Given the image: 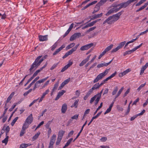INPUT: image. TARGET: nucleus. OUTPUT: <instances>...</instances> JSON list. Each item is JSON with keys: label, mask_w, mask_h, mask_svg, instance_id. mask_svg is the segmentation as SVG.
<instances>
[{"label": "nucleus", "mask_w": 148, "mask_h": 148, "mask_svg": "<svg viewBox=\"0 0 148 148\" xmlns=\"http://www.w3.org/2000/svg\"><path fill=\"white\" fill-rule=\"evenodd\" d=\"M93 90H94L92 88L88 91L86 94L90 96L92 93Z\"/></svg>", "instance_id": "nucleus-56"}, {"label": "nucleus", "mask_w": 148, "mask_h": 148, "mask_svg": "<svg viewBox=\"0 0 148 148\" xmlns=\"http://www.w3.org/2000/svg\"><path fill=\"white\" fill-rule=\"evenodd\" d=\"M93 44L92 43L88 44L81 47L80 48V49L81 51L87 50L93 46Z\"/></svg>", "instance_id": "nucleus-7"}, {"label": "nucleus", "mask_w": 148, "mask_h": 148, "mask_svg": "<svg viewBox=\"0 0 148 148\" xmlns=\"http://www.w3.org/2000/svg\"><path fill=\"white\" fill-rule=\"evenodd\" d=\"M122 14L121 12H118V13L114 14L112 16H110L112 21L113 23L117 21L120 18V16Z\"/></svg>", "instance_id": "nucleus-6"}, {"label": "nucleus", "mask_w": 148, "mask_h": 148, "mask_svg": "<svg viewBox=\"0 0 148 148\" xmlns=\"http://www.w3.org/2000/svg\"><path fill=\"white\" fill-rule=\"evenodd\" d=\"M42 57V56H38L31 65V67L29 69V72L31 74L33 73L45 58L44 57L41 58Z\"/></svg>", "instance_id": "nucleus-1"}, {"label": "nucleus", "mask_w": 148, "mask_h": 148, "mask_svg": "<svg viewBox=\"0 0 148 148\" xmlns=\"http://www.w3.org/2000/svg\"><path fill=\"white\" fill-rule=\"evenodd\" d=\"M119 10L118 8H116L113 7V8L110 9L108 12L106 14V16H108L112 13L114 12H116Z\"/></svg>", "instance_id": "nucleus-8"}, {"label": "nucleus", "mask_w": 148, "mask_h": 148, "mask_svg": "<svg viewBox=\"0 0 148 148\" xmlns=\"http://www.w3.org/2000/svg\"><path fill=\"white\" fill-rule=\"evenodd\" d=\"M25 129H24L23 128H22V129L21 131L20 134V136H22L25 133Z\"/></svg>", "instance_id": "nucleus-43"}, {"label": "nucleus", "mask_w": 148, "mask_h": 148, "mask_svg": "<svg viewBox=\"0 0 148 148\" xmlns=\"http://www.w3.org/2000/svg\"><path fill=\"white\" fill-rule=\"evenodd\" d=\"M118 90V87L117 86H116L114 89L113 90L112 92V95H115L116 93Z\"/></svg>", "instance_id": "nucleus-38"}, {"label": "nucleus", "mask_w": 148, "mask_h": 148, "mask_svg": "<svg viewBox=\"0 0 148 148\" xmlns=\"http://www.w3.org/2000/svg\"><path fill=\"white\" fill-rule=\"evenodd\" d=\"M87 121H86L84 123V124L83 125L82 127V128L80 131V132H79L78 134H77V136H79L80 135V134L82 132V131L84 127L87 124Z\"/></svg>", "instance_id": "nucleus-40"}, {"label": "nucleus", "mask_w": 148, "mask_h": 148, "mask_svg": "<svg viewBox=\"0 0 148 148\" xmlns=\"http://www.w3.org/2000/svg\"><path fill=\"white\" fill-rule=\"evenodd\" d=\"M8 136H6V138L2 141V143H5V144H6L8 141Z\"/></svg>", "instance_id": "nucleus-42"}, {"label": "nucleus", "mask_w": 148, "mask_h": 148, "mask_svg": "<svg viewBox=\"0 0 148 148\" xmlns=\"http://www.w3.org/2000/svg\"><path fill=\"white\" fill-rule=\"evenodd\" d=\"M145 110H143L142 112L140 113L136 114L133 116L131 117L130 119V120L131 121H132L134 120L137 117L140 115H142L145 112Z\"/></svg>", "instance_id": "nucleus-13"}, {"label": "nucleus", "mask_w": 148, "mask_h": 148, "mask_svg": "<svg viewBox=\"0 0 148 148\" xmlns=\"http://www.w3.org/2000/svg\"><path fill=\"white\" fill-rule=\"evenodd\" d=\"M52 121V120L51 121H49L45 125V127L46 128L49 129V127L50 125L51 122Z\"/></svg>", "instance_id": "nucleus-44"}, {"label": "nucleus", "mask_w": 148, "mask_h": 148, "mask_svg": "<svg viewBox=\"0 0 148 148\" xmlns=\"http://www.w3.org/2000/svg\"><path fill=\"white\" fill-rule=\"evenodd\" d=\"M39 40L40 41H47L48 39V35H46L45 36L39 35L38 36Z\"/></svg>", "instance_id": "nucleus-11"}, {"label": "nucleus", "mask_w": 148, "mask_h": 148, "mask_svg": "<svg viewBox=\"0 0 148 148\" xmlns=\"http://www.w3.org/2000/svg\"><path fill=\"white\" fill-rule=\"evenodd\" d=\"M111 109H112L111 108L109 107V108H108L107 110H106V111L105 112L104 114H106L109 113L111 111Z\"/></svg>", "instance_id": "nucleus-63"}, {"label": "nucleus", "mask_w": 148, "mask_h": 148, "mask_svg": "<svg viewBox=\"0 0 148 148\" xmlns=\"http://www.w3.org/2000/svg\"><path fill=\"white\" fill-rule=\"evenodd\" d=\"M58 45L57 42H56L51 47V51H53L55 48H56Z\"/></svg>", "instance_id": "nucleus-36"}, {"label": "nucleus", "mask_w": 148, "mask_h": 148, "mask_svg": "<svg viewBox=\"0 0 148 148\" xmlns=\"http://www.w3.org/2000/svg\"><path fill=\"white\" fill-rule=\"evenodd\" d=\"M75 45L74 43H71L69 45L66 46V50H68L73 47Z\"/></svg>", "instance_id": "nucleus-31"}, {"label": "nucleus", "mask_w": 148, "mask_h": 148, "mask_svg": "<svg viewBox=\"0 0 148 148\" xmlns=\"http://www.w3.org/2000/svg\"><path fill=\"white\" fill-rule=\"evenodd\" d=\"M76 38L75 37V36L73 34L71 37L70 38V40L71 41H72L75 40V39H76Z\"/></svg>", "instance_id": "nucleus-64"}, {"label": "nucleus", "mask_w": 148, "mask_h": 148, "mask_svg": "<svg viewBox=\"0 0 148 148\" xmlns=\"http://www.w3.org/2000/svg\"><path fill=\"white\" fill-rule=\"evenodd\" d=\"M146 1V0H140V1L136 4V6L140 5Z\"/></svg>", "instance_id": "nucleus-52"}, {"label": "nucleus", "mask_w": 148, "mask_h": 148, "mask_svg": "<svg viewBox=\"0 0 148 148\" xmlns=\"http://www.w3.org/2000/svg\"><path fill=\"white\" fill-rule=\"evenodd\" d=\"M29 125L30 124L25 121L23 124L22 128L26 130L28 127Z\"/></svg>", "instance_id": "nucleus-34"}, {"label": "nucleus", "mask_w": 148, "mask_h": 148, "mask_svg": "<svg viewBox=\"0 0 148 148\" xmlns=\"http://www.w3.org/2000/svg\"><path fill=\"white\" fill-rule=\"evenodd\" d=\"M18 119V117H16L13 120L12 122H11V124L12 126H13L15 122H16L17 120Z\"/></svg>", "instance_id": "nucleus-45"}, {"label": "nucleus", "mask_w": 148, "mask_h": 148, "mask_svg": "<svg viewBox=\"0 0 148 148\" xmlns=\"http://www.w3.org/2000/svg\"><path fill=\"white\" fill-rule=\"evenodd\" d=\"M97 2V1H94L92 2L91 3L87 4L86 6L82 8V10H84L90 6L96 3Z\"/></svg>", "instance_id": "nucleus-22"}, {"label": "nucleus", "mask_w": 148, "mask_h": 148, "mask_svg": "<svg viewBox=\"0 0 148 148\" xmlns=\"http://www.w3.org/2000/svg\"><path fill=\"white\" fill-rule=\"evenodd\" d=\"M130 71V69H127L123 72L119 74V76L120 77H122Z\"/></svg>", "instance_id": "nucleus-21"}, {"label": "nucleus", "mask_w": 148, "mask_h": 148, "mask_svg": "<svg viewBox=\"0 0 148 148\" xmlns=\"http://www.w3.org/2000/svg\"><path fill=\"white\" fill-rule=\"evenodd\" d=\"M106 52V51L104 50L103 52H102L99 56L98 57V59H100L104 55H105Z\"/></svg>", "instance_id": "nucleus-54"}, {"label": "nucleus", "mask_w": 148, "mask_h": 148, "mask_svg": "<svg viewBox=\"0 0 148 148\" xmlns=\"http://www.w3.org/2000/svg\"><path fill=\"white\" fill-rule=\"evenodd\" d=\"M79 45V44H78L76 45L75 47L72 48L71 50H69L68 52L66 53L63 56L62 58L63 59L65 58L68 57L73 52L77 50Z\"/></svg>", "instance_id": "nucleus-4"}, {"label": "nucleus", "mask_w": 148, "mask_h": 148, "mask_svg": "<svg viewBox=\"0 0 148 148\" xmlns=\"http://www.w3.org/2000/svg\"><path fill=\"white\" fill-rule=\"evenodd\" d=\"M31 145V144L22 143L20 145L19 148H26Z\"/></svg>", "instance_id": "nucleus-27"}, {"label": "nucleus", "mask_w": 148, "mask_h": 148, "mask_svg": "<svg viewBox=\"0 0 148 148\" xmlns=\"http://www.w3.org/2000/svg\"><path fill=\"white\" fill-rule=\"evenodd\" d=\"M58 64V63L54 64L51 67L50 69L51 70H53L57 66Z\"/></svg>", "instance_id": "nucleus-50"}, {"label": "nucleus", "mask_w": 148, "mask_h": 148, "mask_svg": "<svg viewBox=\"0 0 148 148\" xmlns=\"http://www.w3.org/2000/svg\"><path fill=\"white\" fill-rule=\"evenodd\" d=\"M113 60V59H112V60H111L108 63H105L104 62V63H101L100 64H98L97 66V67L98 68H101V67H102L104 66H107L109 65L110 64L111 62H112V61Z\"/></svg>", "instance_id": "nucleus-15"}, {"label": "nucleus", "mask_w": 148, "mask_h": 148, "mask_svg": "<svg viewBox=\"0 0 148 148\" xmlns=\"http://www.w3.org/2000/svg\"><path fill=\"white\" fill-rule=\"evenodd\" d=\"M65 92V91L64 90H62L61 92H59L58 93L57 96L56 97L55 99V100H58L60 97Z\"/></svg>", "instance_id": "nucleus-20"}, {"label": "nucleus", "mask_w": 148, "mask_h": 148, "mask_svg": "<svg viewBox=\"0 0 148 148\" xmlns=\"http://www.w3.org/2000/svg\"><path fill=\"white\" fill-rule=\"evenodd\" d=\"M65 133V131L63 130L59 131L58 135V137L59 138L62 139L63 136Z\"/></svg>", "instance_id": "nucleus-26"}, {"label": "nucleus", "mask_w": 148, "mask_h": 148, "mask_svg": "<svg viewBox=\"0 0 148 148\" xmlns=\"http://www.w3.org/2000/svg\"><path fill=\"white\" fill-rule=\"evenodd\" d=\"M49 92V89H47V90H46L43 93L42 95V96L41 97H40V99H39V101L38 102L39 103H40L42 101L43 98H45V96Z\"/></svg>", "instance_id": "nucleus-19"}, {"label": "nucleus", "mask_w": 148, "mask_h": 148, "mask_svg": "<svg viewBox=\"0 0 148 148\" xmlns=\"http://www.w3.org/2000/svg\"><path fill=\"white\" fill-rule=\"evenodd\" d=\"M111 18L110 16L106 20H105L103 23V24H104L106 23H107L108 24L111 25L113 23Z\"/></svg>", "instance_id": "nucleus-17"}, {"label": "nucleus", "mask_w": 148, "mask_h": 148, "mask_svg": "<svg viewBox=\"0 0 148 148\" xmlns=\"http://www.w3.org/2000/svg\"><path fill=\"white\" fill-rule=\"evenodd\" d=\"M70 78H69L64 80L63 82L64 83V84L65 85L67 84L70 81Z\"/></svg>", "instance_id": "nucleus-60"}, {"label": "nucleus", "mask_w": 148, "mask_h": 148, "mask_svg": "<svg viewBox=\"0 0 148 148\" xmlns=\"http://www.w3.org/2000/svg\"><path fill=\"white\" fill-rule=\"evenodd\" d=\"M44 123V122L43 121H42L36 127V128L35 129V130H37V129L39 128L41 125H42Z\"/></svg>", "instance_id": "nucleus-61"}, {"label": "nucleus", "mask_w": 148, "mask_h": 148, "mask_svg": "<svg viewBox=\"0 0 148 148\" xmlns=\"http://www.w3.org/2000/svg\"><path fill=\"white\" fill-rule=\"evenodd\" d=\"M73 64L72 62L69 61V63L65 65L61 70V72H63L66 70L68 68L71 66Z\"/></svg>", "instance_id": "nucleus-14"}, {"label": "nucleus", "mask_w": 148, "mask_h": 148, "mask_svg": "<svg viewBox=\"0 0 148 148\" xmlns=\"http://www.w3.org/2000/svg\"><path fill=\"white\" fill-rule=\"evenodd\" d=\"M99 83H97L94 85L93 87L92 88L94 90H97L99 88Z\"/></svg>", "instance_id": "nucleus-32"}, {"label": "nucleus", "mask_w": 148, "mask_h": 148, "mask_svg": "<svg viewBox=\"0 0 148 148\" xmlns=\"http://www.w3.org/2000/svg\"><path fill=\"white\" fill-rule=\"evenodd\" d=\"M40 71H41L40 69L37 70L34 73L33 75H32V76L34 77L37 75L38 73H39Z\"/></svg>", "instance_id": "nucleus-46"}, {"label": "nucleus", "mask_w": 148, "mask_h": 148, "mask_svg": "<svg viewBox=\"0 0 148 148\" xmlns=\"http://www.w3.org/2000/svg\"><path fill=\"white\" fill-rule=\"evenodd\" d=\"M62 139L59 138H57V141L56 143V145H58L60 144Z\"/></svg>", "instance_id": "nucleus-53"}, {"label": "nucleus", "mask_w": 148, "mask_h": 148, "mask_svg": "<svg viewBox=\"0 0 148 148\" xmlns=\"http://www.w3.org/2000/svg\"><path fill=\"white\" fill-rule=\"evenodd\" d=\"M103 90V89H102L100 92L98 93L91 98L90 101V103L91 104H92L94 101H95V105H96L98 104L101 98Z\"/></svg>", "instance_id": "nucleus-2"}, {"label": "nucleus", "mask_w": 148, "mask_h": 148, "mask_svg": "<svg viewBox=\"0 0 148 148\" xmlns=\"http://www.w3.org/2000/svg\"><path fill=\"white\" fill-rule=\"evenodd\" d=\"M40 134V132H38L33 137L32 139L33 141H34L37 139Z\"/></svg>", "instance_id": "nucleus-33"}, {"label": "nucleus", "mask_w": 148, "mask_h": 148, "mask_svg": "<svg viewBox=\"0 0 148 148\" xmlns=\"http://www.w3.org/2000/svg\"><path fill=\"white\" fill-rule=\"evenodd\" d=\"M103 15V13H101L100 14H94L92 16V18H91L92 19H95L97 18H99L101 17Z\"/></svg>", "instance_id": "nucleus-24"}, {"label": "nucleus", "mask_w": 148, "mask_h": 148, "mask_svg": "<svg viewBox=\"0 0 148 148\" xmlns=\"http://www.w3.org/2000/svg\"><path fill=\"white\" fill-rule=\"evenodd\" d=\"M117 109L119 111H122L123 110V108L122 107H120L118 105L116 106Z\"/></svg>", "instance_id": "nucleus-62"}, {"label": "nucleus", "mask_w": 148, "mask_h": 148, "mask_svg": "<svg viewBox=\"0 0 148 148\" xmlns=\"http://www.w3.org/2000/svg\"><path fill=\"white\" fill-rule=\"evenodd\" d=\"M125 43L126 42L125 41L121 42L117 46L118 47L119 49H120L124 46Z\"/></svg>", "instance_id": "nucleus-35"}, {"label": "nucleus", "mask_w": 148, "mask_h": 148, "mask_svg": "<svg viewBox=\"0 0 148 148\" xmlns=\"http://www.w3.org/2000/svg\"><path fill=\"white\" fill-rule=\"evenodd\" d=\"M56 136L55 134H53L51 138L50 141L55 142Z\"/></svg>", "instance_id": "nucleus-47"}, {"label": "nucleus", "mask_w": 148, "mask_h": 148, "mask_svg": "<svg viewBox=\"0 0 148 148\" xmlns=\"http://www.w3.org/2000/svg\"><path fill=\"white\" fill-rule=\"evenodd\" d=\"M87 61L84 59L79 64V66H82L85 64L86 62Z\"/></svg>", "instance_id": "nucleus-48"}, {"label": "nucleus", "mask_w": 148, "mask_h": 148, "mask_svg": "<svg viewBox=\"0 0 148 148\" xmlns=\"http://www.w3.org/2000/svg\"><path fill=\"white\" fill-rule=\"evenodd\" d=\"M113 46V45L112 44L110 45V46L107 47L104 50L106 51V52L107 51H110L112 48Z\"/></svg>", "instance_id": "nucleus-37"}, {"label": "nucleus", "mask_w": 148, "mask_h": 148, "mask_svg": "<svg viewBox=\"0 0 148 148\" xmlns=\"http://www.w3.org/2000/svg\"><path fill=\"white\" fill-rule=\"evenodd\" d=\"M65 47V46L64 44L62 45L60 48L56 50V51L53 53V56L56 55L63 48H64Z\"/></svg>", "instance_id": "nucleus-12"}, {"label": "nucleus", "mask_w": 148, "mask_h": 148, "mask_svg": "<svg viewBox=\"0 0 148 148\" xmlns=\"http://www.w3.org/2000/svg\"><path fill=\"white\" fill-rule=\"evenodd\" d=\"M148 66V62L146 63L145 65L143 66L140 70V75H142L144 71L147 68Z\"/></svg>", "instance_id": "nucleus-18"}, {"label": "nucleus", "mask_w": 148, "mask_h": 148, "mask_svg": "<svg viewBox=\"0 0 148 148\" xmlns=\"http://www.w3.org/2000/svg\"><path fill=\"white\" fill-rule=\"evenodd\" d=\"M41 83H42V81H41V79L36 81V82L35 84V85L33 89V90H34L36 89V88L39 87L40 86V84Z\"/></svg>", "instance_id": "nucleus-16"}, {"label": "nucleus", "mask_w": 148, "mask_h": 148, "mask_svg": "<svg viewBox=\"0 0 148 148\" xmlns=\"http://www.w3.org/2000/svg\"><path fill=\"white\" fill-rule=\"evenodd\" d=\"M96 27H95V26H94L93 27H91L90 28H89V29H88V30H87V32L88 33L91 31L93 30H94L95 29H96Z\"/></svg>", "instance_id": "nucleus-55"}, {"label": "nucleus", "mask_w": 148, "mask_h": 148, "mask_svg": "<svg viewBox=\"0 0 148 148\" xmlns=\"http://www.w3.org/2000/svg\"><path fill=\"white\" fill-rule=\"evenodd\" d=\"M14 92H12L10 95L8 97V98L6 101V103H7L9 102V101L11 100V99L13 97L14 95Z\"/></svg>", "instance_id": "nucleus-29"}, {"label": "nucleus", "mask_w": 148, "mask_h": 148, "mask_svg": "<svg viewBox=\"0 0 148 148\" xmlns=\"http://www.w3.org/2000/svg\"><path fill=\"white\" fill-rule=\"evenodd\" d=\"M100 8V7L97 4L94 8L92 13L94 14L98 12Z\"/></svg>", "instance_id": "nucleus-30"}, {"label": "nucleus", "mask_w": 148, "mask_h": 148, "mask_svg": "<svg viewBox=\"0 0 148 148\" xmlns=\"http://www.w3.org/2000/svg\"><path fill=\"white\" fill-rule=\"evenodd\" d=\"M73 35L76 38H78L81 36V34L80 33H75Z\"/></svg>", "instance_id": "nucleus-51"}, {"label": "nucleus", "mask_w": 148, "mask_h": 148, "mask_svg": "<svg viewBox=\"0 0 148 148\" xmlns=\"http://www.w3.org/2000/svg\"><path fill=\"white\" fill-rule=\"evenodd\" d=\"M110 69H106L103 72L99 74L94 80L93 82L95 83L97 82L99 80L102 79L108 73Z\"/></svg>", "instance_id": "nucleus-3"}, {"label": "nucleus", "mask_w": 148, "mask_h": 148, "mask_svg": "<svg viewBox=\"0 0 148 148\" xmlns=\"http://www.w3.org/2000/svg\"><path fill=\"white\" fill-rule=\"evenodd\" d=\"M124 89V87H122L118 91L117 95H116V97H118L121 94V93L123 91V90Z\"/></svg>", "instance_id": "nucleus-41"}, {"label": "nucleus", "mask_w": 148, "mask_h": 148, "mask_svg": "<svg viewBox=\"0 0 148 148\" xmlns=\"http://www.w3.org/2000/svg\"><path fill=\"white\" fill-rule=\"evenodd\" d=\"M59 84V82L58 81L55 84L53 88L51 91V95H52V93L53 92H54V91L57 89V88H58V86Z\"/></svg>", "instance_id": "nucleus-28"}, {"label": "nucleus", "mask_w": 148, "mask_h": 148, "mask_svg": "<svg viewBox=\"0 0 148 148\" xmlns=\"http://www.w3.org/2000/svg\"><path fill=\"white\" fill-rule=\"evenodd\" d=\"M20 103V102H18V103H14L13 105L12 106V107L10 108L9 109V111L10 112L12 111V110L15 108L16 106L18 104H19Z\"/></svg>", "instance_id": "nucleus-39"}, {"label": "nucleus", "mask_w": 148, "mask_h": 148, "mask_svg": "<svg viewBox=\"0 0 148 148\" xmlns=\"http://www.w3.org/2000/svg\"><path fill=\"white\" fill-rule=\"evenodd\" d=\"M116 74V72H115L113 73L111 75L108 77L106 78L105 79L103 80L101 83L99 84V87L102 86L103 84L106 83V82L108 81V80L111 79L114 77Z\"/></svg>", "instance_id": "nucleus-5"}, {"label": "nucleus", "mask_w": 148, "mask_h": 148, "mask_svg": "<svg viewBox=\"0 0 148 148\" xmlns=\"http://www.w3.org/2000/svg\"><path fill=\"white\" fill-rule=\"evenodd\" d=\"M142 45L143 43H141L140 45L137 46V47H136L135 48H134L133 49L134 50V51H135L137 49L139 48L142 46Z\"/></svg>", "instance_id": "nucleus-57"}, {"label": "nucleus", "mask_w": 148, "mask_h": 148, "mask_svg": "<svg viewBox=\"0 0 148 148\" xmlns=\"http://www.w3.org/2000/svg\"><path fill=\"white\" fill-rule=\"evenodd\" d=\"M146 85V83L141 84L139 87L137 89V90L138 91H139L141 88L144 87Z\"/></svg>", "instance_id": "nucleus-49"}, {"label": "nucleus", "mask_w": 148, "mask_h": 148, "mask_svg": "<svg viewBox=\"0 0 148 148\" xmlns=\"http://www.w3.org/2000/svg\"><path fill=\"white\" fill-rule=\"evenodd\" d=\"M107 140V138L105 137H102L101 139L100 140L102 142H104Z\"/></svg>", "instance_id": "nucleus-58"}, {"label": "nucleus", "mask_w": 148, "mask_h": 148, "mask_svg": "<svg viewBox=\"0 0 148 148\" xmlns=\"http://www.w3.org/2000/svg\"><path fill=\"white\" fill-rule=\"evenodd\" d=\"M67 109V105L66 103L64 104L62 106L61 111L63 113H64Z\"/></svg>", "instance_id": "nucleus-23"}, {"label": "nucleus", "mask_w": 148, "mask_h": 148, "mask_svg": "<svg viewBox=\"0 0 148 148\" xmlns=\"http://www.w3.org/2000/svg\"><path fill=\"white\" fill-rule=\"evenodd\" d=\"M10 127L8 126H7L5 129L6 136L7 135L8 133L10 131Z\"/></svg>", "instance_id": "nucleus-59"}, {"label": "nucleus", "mask_w": 148, "mask_h": 148, "mask_svg": "<svg viewBox=\"0 0 148 148\" xmlns=\"http://www.w3.org/2000/svg\"><path fill=\"white\" fill-rule=\"evenodd\" d=\"M33 120V118L31 114L27 117L25 121L30 124L32 122Z\"/></svg>", "instance_id": "nucleus-9"}, {"label": "nucleus", "mask_w": 148, "mask_h": 148, "mask_svg": "<svg viewBox=\"0 0 148 148\" xmlns=\"http://www.w3.org/2000/svg\"><path fill=\"white\" fill-rule=\"evenodd\" d=\"M129 4V3L128 1L126 2L120 3V7L119 8V9L120 10L122 8H126L128 6Z\"/></svg>", "instance_id": "nucleus-10"}, {"label": "nucleus", "mask_w": 148, "mask_h": 148, "mask_svg": "<svg viewBox=\"0 0 148 148\" xmlns=\"http://www.w3.org/2000/svg\"><path fill=\"white\" fill-rule=\"evenodd\" d=\"M79 101V99L75 100L73 104L71 106V107L73 108L74 107L75 108H77V107Z\"/></svg>", "instance_id": "nucleus-25"}]
</instances>
